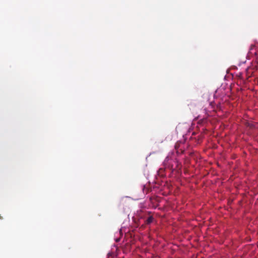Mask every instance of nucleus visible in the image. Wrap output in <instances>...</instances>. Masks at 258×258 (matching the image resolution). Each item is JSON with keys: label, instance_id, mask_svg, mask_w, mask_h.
I'll use <instances>...</instances> for the list:
<instances>
[{"label": "nucleus", "instance_id": "f257e3e1", "mask_svg": "<svg viewBox=\"0 0 258 258\" xmlns=\"http://www.w3.org/2000/svg\"><path fill=\"white\" fill-rule=\"evenodd\" d=\"M153 221V217L152 216H150L148 218V219L146 220V223L147 224H149L151 223Z\"/></svg>", "mask_w": 258, "mask_h": 258}, {"label": "nucleus", "instance_id": "f03ea898", "mask_svg": "<svg viewBox=\"0 0 258 258\" xmlns=\"http://www.w3.org/2000/svg\"><path fill=\"white\" fill-rule=\"evenodd\" d=\"M168 159V157L166 158V159H165V161H166V160H167V159Z\"/></svg>", "mask_w": 258, "mask_h": 258}]
</instances>
